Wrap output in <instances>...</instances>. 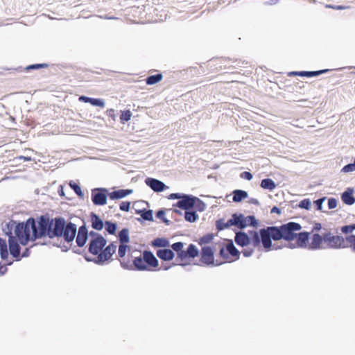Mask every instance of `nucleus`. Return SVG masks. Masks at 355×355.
Segmentation results:
<instances>
[{
  "instance_id": "nucleus-46",
  "label": "nucleus",
  "mask_w": 355,
  "mask_h": 355,
  "mask_svg": "<svg viewBox=\"0 0 355 355\" xmlns=\"http://www.w3.org/2000/svg\"><path fill=\"white\" fill-rule=\"evenodd\" d=\"M327 198L326 196H322V197L318 198L317 200H313L314 208L318 211L325 212L324 211L322 210V208H323L322 205Z\"/></svg>"
},
{
  "instance_id": "nucleus-36",
  "label": "nucleus",
  "mask_w": 355,
  "mask_h": 355,
  "mask_svg": "<svg viewBox=\"0 0 355 355\" xmlns=\"http://www.w3.org/2000/svg\"><path fill=\"white\" fill-rule=\"evenodd\" d=\"M193 204L194 206L193 209L196 210V212H202L206 209V203L197 196H195Z\"/></svg>"
},
{
  "instance_id": "nucleus-61",
  "label": "nucleus",
  "mask_w": 355,
  "mask_h": 355,
  "mask_svg": "<svg viewBox=\"0 0 355 355\" xmlns=\"http://www.w3.org/2000/svg\"><path fill=\"white\" fill-rule=\"evenodd\" d=\"M47 67L46 64H32L26 67V69H35Z\"/></svg>"
},
{
  "instance_id": "nucleus-32",
  "label": "nucleus",
  "mask_w": 355,
  "mask_h": 355,
  "mask_svg": "<svg viewBox=\"0 0 355 355\" xmlns=\"http://www.w3.org/2000/svg\"><path fill=\"white\" fill-rule=\"evenodd\" d=\"M288 76L290 77L293 76H301L306 78L315 77V71H293L288 73Z\"/></svg>"
},
{
  "instance_id": "nucleus-17",
  "label": "nucleus",
  "mask_w": 355,
  "mask_h": 355,
  "mask_svg": "<svg viewBox=\"0 0 355 355\" xmlns=\"http://www.w3.org/2000/svg\"><path fill=\"white\" fill-rule=\"evenodd\" d=\"M105 224V220H103L101 216L94 211H90V226L96 232L101 231Z\"/></svg>"
},
{
  "instance_id": "nucleus-23",
  "label": "nucleus",
  "mask_w": 355,
  "mask_h": 355,
  "mask_svg": "<svg viewBox=\"0 0 355 355\" xmlns=\"http://www.w3.org/2000/svg\"><path fill=\"white\" fill-rule=\"evenodd\" d=\"M0 256L1 259L5 261L6 265H11L12 260L8 259V245L6 240L0 238Z\"/></svg>"
},
{
  "instance_id": "nucleus-2",
  "label": "nucleus",
  "mask_w": 355,
  "mask_h": 355,
  "mask_svg": "<svg viewBox=\"0 0 355 355\" xmlns=\"http://www.w3.org/2000/svg\"><path fill=\"white\" fill-rule=\"evenodd\" d=\"M270 226L264 227L259 230H250L247 234L250 237L251 245L260 252H268L272 250H279L280 246L273 244L270 238Z\"/></svg>"
},
{
  "instance_id": "nucleus-38",
  "label": "nucleus",
  "mask_w": 355,
  "mask_h": 355,
  "mask_svg": "<svg viewBox=\"0 0 355 355\" xmlns=\"http://www.w3.org/2000/svg\"><path fill=\"white\" fill-rule=\"evenodd\" d=\"M132 115V112L129 109L121 110L119 114L120 123L121 124H125L131 119Z\"/></svg>"
},
{
  "instance_id": "nucleus-4",
  "label": "nucleus",
  "mask_w": 355,
  "mask_h": 355,
  "mask_svg": "<svg viewBox=\"0 0 355 355\" xmlns=\"http://www.w3.org/2000/svg\"><path fill=\"white\" fill-rule=\"evenodd\" d=\"M325 249H343L349 248L355 253V235H334L331 230L326 229Z\"/></svg>"
},
{
  "instance_id": "nucleus-39",
  "label": "nucleus",
  "mask_w": 355,
  "mask_h": 355,
  "mask_svg": "<svg viewBox=\"0 0 355 355\" xmlns=\"http://www.w3.org/2000/svg\"><path fill=\"white\" fill-rule=\"evenodd\" d=\"M175 266H180L182 267L185 268L187 266H189V263H185V262L175 263V262H173L171 263H162L160 268H158V267H157V268H156V270H168L170 268H171L172 267Z\"/></svg>"
},
{
  "instance_id": "nucleus-33",
  "label": "nucleus",
  "mask_w": 355,
  "mask_h": 355,
  "mask_svg": "<svg viewBox=\"0 0 355 355\" xmlns=\"http://www.w3.org/2000/svg\"><path fill=\"white\" fill-rule=\"evenodd\" d=\"M163 78L162 73H157L156 74L150 75L146 78V83L148 85H154L159 83Z\"/></svg>"
},
{
  "instance_id": "nucleus-35",
  "label": "nucleus",
  "mask_w": 355,
  "mask_h": 355,
  "mask_svg": "<svg viewBox=\"0 0 355 355\" xmlns=\"http://www.w3.org/2000/svg\"><path fill=\"white\" fill-rule=\"evenodd\" d=\"M187 252L188 254V257L189 258V261L194 259L195 257H198L200 254V251L197 246L193 243H190L187 248Z\"/></svg>"
},
{
  "instance_id": "nucleus-43",
  "label": "nucleus",
  "mask_w": 355,
  "mask_h": 355,
  "mask_svg": "<svg viewBox=\"0 0 355 355\" xmlns=\"http://www.w3.org/2000/svg\"><path fill=\"white\" fill-rule=\"evenodd\" d=\"M216 229L218 232H221L226 229H229L227 221L225 222L224 218H220L216 220L215 223Z\"/></svg>"
},
{
  "instance_id": "nucleus-47",
  "label": "nucleus",
  "mask_w": 355,
  "mask_h": 355,
  "mask_svg": "<svg viewBox=\"0 0 355 355\" xmlns=\"http://www.w3.org/2000/svg\"><path fill=\"white\" fill-rule=\"evenodd\" d=\"M341 173H347L355 171V157L352 162H350L346 165H345L341 168Z\"/></svg>"
},
{
  "instance_id": "nucleus-49",
  "label": "nucleus",
  "mask_w": 355,
  "mask_h": 355,
  "mask_svg": "<svg viewBox=\"0 0 355 355\" xmlns=\"http://www.w3.org/2000/svg\"><path fill=\"white\" fill-rule=\"evenodd\" d=\"M130 205H131L130 201H128V200L122 201L119 204V209L121 211L128 212L130 209Z\"/></svg>"
},
{
  "instance_id": "nucleus-13",
  "label": "nucleus",
  "mask_w": 355,
  "mask_h": 355,
  "mask_svg": "<svg viewBox=\"0 0 355 355\" xmlns=\"http://www.w3.org/2000/svg\"><path fill=\"white\" fill-rule=\"evenodd\" d=\"M195 196L192 194L184 193L180 200L173 203V207H178L179 209L187 211V209H191L193 208Z\"/></svg>"
},
{
  "instance_id": "nucleus-10",
  "label": "nucleus",
  "mask_w": 355,
  "mask_h": 355,
  "mask_svg": "<svg viewBox=\"0 0 355 355\" xmlns=\"http://www.w3.org/2000/svg\"><path fill=\"white\" fill-rule=\"evenodd\" d=\"M91 199L95 206H104L110 200V189L105 187H96L92 189Z\"/></svg>"
},
{
  "instance_id": "nucleus-54",
  "label": "nucleus",
  "mask_w": 355,
  "mask_h": 355,
  "mask_svg": "<svg viewBox=\"0 0 355 355\" xmlns=\"http://www.w3.org/2000/svg\"><path fill=\"white\" fill-rule=\"evenodd\" d=\"M240 178L246 180H251L253 178V175L250 171H243L240 173Z\"/></svg>"
},
{
  "instance_id": "nucleus-16",
  "label": "nucleus",
  "mask_w": 355,
  "mask_h": 355,
  "mask_svg": "<svg viewBox=\"0 0 355 355\" xmlns=\"http://www.w3.org/2000/svg\"><path fill=\"white\" fill-rule=\"evenodd\" d=\"M110 191V200H118L123 199L133 193L132 189H119L112 187Z\"/></svg>"
},
{
  "instance_id": "nucleus-14",
  "label": "nucleus",
  "mask_w": 355,
  "mask_h": 355,
  "mask_svg": "<svg viewBox=\"0 0 355 355\" xmlns=\"http://www.w3.org/2000/svg\"><path fill=\"white\" fill-rule=\"evenodd\" d=\"M144 182L155 193H160L169 189L164 182L154 178L148 177Z\"/></svg>"
},
{
  "instance_id": "nucleus-40",
  "label": "nucleus",
  "mask_w": 355,
  "mask_h": 355,
  "mask_svg": "<svg viewBox=\"0 0 355 355\" xmlns=\"http://www.w3.org/2000/svg\"><path fill=\"white\" fill-rule=\"evenodd\" d=\"M340 230L343 234L346 236L354 235L353 232L355 231V223L343 225L340 227Z\"/></svg>"
},
{
  "instance_id": "nucleus-3",
  "label": "nucleus",
  "mask_w": 355,
  "mask_h": 355,
  "mask_svg": "<svg viewBox=\"0 0 355 355\" xmlns=\"http://www.w3.org/2000/svg\"><path fill=\"white\" fill-rule=\"evenodd\" d=\"M302 229V225L299 223L290 221L283 223L280 226H270V238L271 241H277L284 240L286 241H293L295 240V234Z\"/></svg>"
},
{
  "instance_id": "nucleus-52",
  "label": "nucleus",
  "mask_w": 355,
  "mask_h": 355,
  "mask_svg": "<svg viewBox=\"0 0 355 355\" xmlns=\"http://www.w3.org/2000/svg\"><path fill=\"white\" fill-rule=\"evenodd\" d=\"M106 115L110 118L109 121L115 122L116 119V115L115 114V110L112 108L108 109L106 111Z\"/></svg>"
},
{
  "instance_id": "nucleus-64",
  "label": "nucleus",
  "mask_w": 355,
  "mask_h": 355,
  "mask_svg": "<svg viewBox=\"0 0 355 355\" xmlns=\"http://www.w3.org/2000/svg\"><path fill=\"white\" fill-rule=\"evenodd\" d=\"M248 203L259 206L260 205L259 201L257 198H250L248 200Z\"/></svg>"
},
{
  "instance_id": "nucleus-60",
  "label": "nucleus",
  "mask_w": 355,
  "mask_h": 355,
  "mask_svg": "<svg viewBox=\"0 0 355 355\" xmlns=\"http://www.w3.org/2000/svg\"><path fill=\"white\" fill-rule=\"evenodd\" d=\"M227 224L229 229L232 226L236 227V221H235L234 213L231 215V217L227 220Z\"/></svg>"
},
{
  "instance_id": "nucleus-31",
  "label": "nucleus",
  "mask_w": 355,
  "mask_h": 355,
  "mask_svg": "<svg viewBox=\"0 0 355 355\" xmlns=\"http://www.w3.org/2000/svg\"><path fill=\"white\" fill-rule=\"evenodd\" d=\"M184 220L189 223H195L199 219V215L193 209L184 211Z\"/></svg>"
},
{
  "instance_id": "nucleus-29",
  "label": "nucleus",
  "mask_w": 355,
  "mask_h": 355,
  "mask_svg": "<svg viewBox=\"0 0 355 355\" xmlns=\"http://www.w3.org/2000/svg\"><path fill=\"white\" fill-rule=\"evenodd\" d=\"M244 229L248 227L258 228L260 225V221L258 220L254 215L245 216L244 219Z\"/></svg>"
},
{
  "instance_id": "nucleus-20",
  "label": "nucleus",
  "mask_w": 355,
  "mask_h": 355,
  "mask_svg": "<svg viewBox=\"0 0 355 355\" xmlns=\"http://www.w3.org/2000/svg\"><path fill=\"white\" fill-rule=\"evenodd\" d=\"M295 240L298 243V247L301 248H307L309 245L310 240V232L306 231H302L300 232H296L295 234Z\"/></svg>"
},
{
  "instance_id": "nucleus-53",
  "label": "nucleus",
  "mask_w": 355,
  "mask_h": 355,
  "mask_svg": "<svg viewBox=\"0 0 355 355\" xmlns=\"http://www.w3.org/2000/svg\"><path fill=\"white\" fill-rule=\"evenodd\" d=\"M254 252V247L253 248H250V247H248L243 249L242 251H241V253L243 254V257H250L252 255Z\"/></svg>"
},
{
  "instance_id": "nucleus-58",
  "label": "nucleus",
  "mask_w": 355,
  "mask_h": 355,
  "mask_svg": "<svg viewBox=\"0 0 355 355\" xmlns=\"http://www.w3.org/2000/svg\"><path fill=\"white\" fill-rule=\"evenodd\" d=\"M338 70L337 69H320V70H315V77L319 76L322 74L327 73L328 72H330L331 71Z\"/></svg>"
},
{
  "instance_id": "nucleus-9",
  "label": "nucleus",
  "mask_w": 355,
  "mask_h": 355,
  "mask_svg": "<svg viewBox=\"0 0 355 355\" xmlns=\"http://www.w3.org/2000/svg\"><path fill=\"white\" fill-rule=\"evenodd\" d=\"M107 243V239L99 232L90 230V254L96 255L102 251Z\"/></svg>"
},
{
  "instance_id": "nucleus-48",
  "label": "nucleus",
  "mask_w": 355,
  "mask_h": 355,
  "mask_svg": "<svg viewBox=\"0 0 355 355\" xmlns=\"http://www.w3.org/2000/svg\"><path fill=\"white\" fill-rule=\"evenodd\" d=\"M185 243L182 241H178L172 244L171 247L173 250V252L177 255L179 252H180L182 250H183L184 248Z\"/></svg>"
},
{
  "instance_id": "nucleus-62",
  "label": "nucleus",
  "mask_w": 355,
  "mask_h": 355,
  "mask_svg": "<svg viewBox=\"0 0 355 355\" xmlns=\"http://www.w3.org/2000/svg\"><path fill=\"white\" fill-rule=\"evenodd\" d=\"M281 247L280 249H282L283 247H287L290 249H294V248H299L298 247V243L296 242L295 243H288L287 245H279Z\"/></svg>"
},
{
  "instance_id": "nucleus-45",
  "label": "nucleus",
  "mask_w": 355,
  "mask_h": 355,
  "mask_svg": "<svg viewBox=\"0 0 355 355\" xmlns=\"http://www.w3.org/2000/svg\"><path fill=\"white\" fill-rule=\"evenodd\" d=\"M297 207L305 210H310L311 208V201L309 198H304L299 202Z\"/></svg>"
},
{
  "instance_id": "nucleus-5",
  "label": "nucleus",
  "mask_w": 355,
  "mask_h": 355,
  "mask_svg": "<svg viewBox=\"0 0 355 355\" xmlns=\"http://www.w3.org/2000/svg\"><path fill=\"white\" fill-rule=\"evenodd\" d=\"M158 266V259L149 249L144 250L139 256L133 259V271H150Z\"/></svg>"
},
{
  "instance_id": "nucleus-50",
  "label": "nucleus",
  "mask_w": 355,
  "mask_h": 355,
  "mask_svg": "<svg viewBox=\"0 0 355 355\" xmlns=\"http://www.w3.org/2000/svg\"><path fill=\"white\" fill-rule=\"evenodd\" d=\"M166 209L160 208L155 211V217L162 221L166 218Z\"/></svg>"
},
{
  "instance_id": "nucleus-7",
  "label": "nucleus",
  "mask_w": 355,
  "mask_h": 355,
  "mask_svg": "<svg viewBox=\"0 0 355 355\" xmlns=\"http://www.w3.org/2000/svg\"><path fill=\"white\" fill-rule=\"evenodd\" d=\"M116 242H110L103 248L99 254L95 255L96 257H90V262H94L99 266L109 264L114 260L113 255L116 253Z\"/></svg>"
},
{
  "instance_id": "nucleus-55",
  "label": "nucleus",
  "mask_w": 355,
  "mask_h": 355,
  "mask_svg": "<svg viewBox=\"0 0 355 355\" xmlns=\"http://www.w3.org/2000/svg\"><path fill=\"white\" fill-rule=\"evenodd\" d=\"M69 185H70L71 188H72L74 190V191L76 192V193L78 196H83L81 189L77 184H76L75 182H71Z\"/></svg>"
},
{
  "instance_id": "nucleus-30",
  "label": "nucleus",
  "mask_w": 355,
  "mask_h": 355,
  "mask_svg": "<svg viewBox=\"0 0 355 355\" xmlns=\"http://www.w3.org/2000/svg\"><path fill=\"white\" fill-rule=\"evenodd\" d=\"M260 187L264 190L272 191L276 188L277 184L272 179L266 178L261 180Z\"/></svg>"
},
{
  "instance_id": "nucleus-8",
  "label": "nucleus",
  "mask_w": 355,
  "mask_h": 355,
  "mask_svg": "<svg viewBox=\"0 0 355 355\" xmlns=\"http://www.w3.org/2000/svg\"><path fill=\"white\" fill-rule=\"evenodd\" d=\"M240 253L241 252L235 247L232 240H230L226 245L223 243L220 245L218 255L220 257L225 259V262H232L238 260L240 257Z\"/></svg>"
},
{
  "instance_id": "nucleus-37",
  "label": "nucleus",
  "mask_w": 355,
  "mask_h": 355,
  "mask_svg": "<svg viewBox=\"0 0 355 355\" xmlns=\"http://www.w3.org/2000/svg\"><path fill=\"white\" fill-rule=\"evenodd\" d=\"M235 221H236V227L240 229L241 230H244V219L245 215L241 212H234V213Z\"/></svg>"
},
{
  "instance_id": "nucleus-41",
  "label": "nucleus",
  "mask_w": 355,
  "mask_h": 355,
  "mask_svg": "<svg viewBox=\"0 0 355 355\" xmlns=\"http://www.w3.org/2000/svg\"><path fill=\"white\" fill-rule=\"evenodd\" d=\"M131 246L128 244L121 243L118 248L117 259H123L125 257L126 253L130 252Z\"/></svg>"
},
{
  "instance_id": "nucleus-22",
  "label": "nucleus",
  "mask_w": 355,
  "mask_h": 355,
  "mask_svg": "<svg viewBox=\"0 0 355 355\" xmlns=\"http://www.w3.org/2000/svg\"><path fill=\"white\" fill-rule=\"evenodd\" d=\"M135 252H136V250L132 252H129L127 257H125L123 259H119L120 266L123 269L133 271V259L135 257L133 253Z\"/></svg>"
},
{
  "instance_id": "nucleus-21",
  "label": "nucleus",
  "mask_w": 355,
  "mask_h": 355,
  "mask_svg": "<svg viewBox=\"0 0 355 355\" xmlns=\"http://www.w3.org/2000/svg\"><path fill=\"white\" fill-rule=\"evenodd\" d=\"M156 254L163 261H172L175 257V253L173 250L168 248L157 250Z\"/></svg>"
},
{
  "instance_id": "nucleus-26",
  "label": "nucleus",
  "mask_w": 355,
  "mask_h": 355,
  "mask_svg": "<svg viewBox=\"0 0 355 355\" xmlns=\"http://www.w3.org/2000/svg\"><path fill=\"white\" fill-rule=\"evenodd\" d=\"M104 235H115L118 230V224L116 221H112L110 220H105V224L104 227Z\"/></svg>"
},
{
  "instance_id": "nucleus-34",
  "label": "nucleus",
  "mask_w": 355,
  "mask_h": 355,
  "mask_svg": "<svg viewBox=\"0 0 355 355\" xmlns=\"http://www.w3.org/2000/svg\"><path fill=\"white\" fill-rule=\"evenodd\" d=\"M215 236L216 235L214 233H207L199 239V240L198 241V243L202 247H203V245L204 246L207 245V244H209L213 241Z\"/></svg>"
},
{
  "instance_id": "nucleus-27",
  "label": "nucleus",
  "mask_w": 355,
  "mask_h": 355,
  "mask_svg": "<svg viewBox=\"0 0 355 355\" xmlns=\"http://www.w3.org/2000/svg\"><path fill=\"white\" fill-rule=\"evenodd\" d=\"M118 240L120 243L128 244L130 241V230L128 227H123L118 233Z\"/></svg>"
},
{
  "instance_id": "nucleus-1",
  "label": "nucleus",
  "mask_w": 355,
  "mask_h": 355,
  "mask_svg": "<svg viewBox=\"0 0 355 355\" xmlns=\"http://www.w3.org/2000/svg\"><path fill=\"white\" fill-rule=\"evenodd\" d=\"M14 232L23 245L44 236L50 239L63 236L66 241L70 242L75 237L76 226L71 223L66 225L62 218L50 219L46 216H41L37 226L35 219L29 218L26 222L17 223Z\"/></svg>"
},
{
  "instance_id": "nucleus-18",
  "label": "nucleus",
  "mask_w": 355,
  "mask_h": 355,
  "mask_svg": "<svg viewBox=\"0 0 355 355\" xmlns=\"http://www.w3.org/2000/svg\"><path fill=\"white\" fill-rule=\"evenodd\" d=\"M234 241L240 247H247L251 245L250 237L243 230L235 232Z\"/></svg>"
},
{
  "instance_id": "nucleus-44",
  "label": "nucleus",
  "mask_w": 355,
  "mask_h": 355,
  "mask_svg": "<svg viewBox=\"0 0 355 355\" xmlns=\"http://www.w3.org/2000/svg\"><path fill=\"white\" fill-rule=\"evenodd\" d=\"M90 105L103 108L105 106V101L103 98L90 97Z\"/></svg>"
},
{
  "instance_id": "nucleus-63",
  "label": "nucleus",
  "mask_w": 355,
  "mask_h": 355,
  "mask_svg": "<svg viewBox=\"0 0 355 355\" xmlns=\"http://www.w3.org/2000/svg\"><path fill=\"white\" fill-rule=\"evenodd\" d=\"M270 213L271 214H277L279 215L282 213V209H281V208H279L277 206H273L270 209Z\"/></svg>"
},
{
  "instance_id": "nucleus-57",
  "label": "nucleus",
  "mask_w": 355,
  "mask_h": 355,
  "mask_svg": "<svg viewBox=\"0 0 355 355\" xmlns=\"http://www.w3.org/2000/svg\"><path fill=\"white\" fill-rule=\"evenodd\" d=\"M184 193H172L167 196L168 200H180L182 197Z\"/></svg>"
},
{
  "instance_id": "nucleus-19",
  "label": "nucleus",
  "mask_w": 355,
  "mask_h": 355,
  "mask_svg": "<svg viewBox=\"0 0 355 355\" xmlns=\"http://www.w3.org/2000/svg\"><path fill=\"white\" fill-rule=\"evenodd\" d=\"M354 188L350 187L346 188L341 193V200L344 204L351 206L355 203V196H354Z\"/></svg>"
},
{
  "instance_id": "nucleus-56",
  "label": "nucleus",
  "mask_w": 355,
  "mask_h": 355,
  "mask_svg": "<svg viewBox=\"0 0 355 355\" xmlns=\"http://www.w3.org/2000/svg\"><path fill=\"white\" fill-rule=\"evenodd\" d=\"M325 7L327 8H331V9L338 10H345V9L349 8L348 6H345L343 5H333V4H327L325 6Z\"/></svg>"
},
{
  "instance_id": "nucleus-6",
  "label": "nucleus",
  "mask_w": 355,
  "mask_h": 355,
  "mask_svg": "<svg viewBox=\"0 0 355 355\" xmlns=\"http://www.w3.org/2000/svg\"><path fill=\"white\" fill-rule=\"evenodd\" d=\"M201 250L202 252L199 259V262L193 263L194 265L211 268L220 266L225 263L219 260H215L214 254L216 250V246L205 245L202 247Z\"/></svg>"
},
{
  "instance_id": "nucleus-12",
  "label": "nucleus",
  "mask_w": 355,
  "mask_h": 355,
  "mask_svg": "<svg viewBox=\"0 0 355 355\" xmlns=\"http://www.w3.org/2000/svg\"><path fill=\"white\" fill-rule=\"evenodd\" d=\"M137 203H138V202L133 203L132 208L135 209V214L139 215L140 217L136 218L135 219L141 224H144L146 221H154L153 211L147 208L137 209L135 207Z\"/></svg>"
},
{
  "instance_id": "nucleus-25",
  "label": "nucleus",
  "mask_w": 355,
  "mask_h": 355,
  "mask_svg": "<svg viewBox=\"0 0 355 355\" xmlns=\"http://www.w3.org/2000/svg\"><path fill=\"white\" fill-rule=\"evenodd\" d=\"M232 202L239 203L248 198V193L245 190L236 189L232 191Z\"/></svg>"
},
{
  "instance_id": "nucleus-24",
  "label": "nucleus",
  "mask_w": 355,
  "mask_h": 355,
  "mask_svg": "<svg viewBox=\"0 0 355 355\" xmlns=\"http://www.w3.org/2000/svg\"><path fill=\"white\" fill-rule=\"evenodd\" d=\"M150 245L154 248H166L170 246V241L168 239L164 236L156 237L151 241Z\"/></svg>"
},
{
  "instance_id": "nucleus-59",
  "label": "nucleus",
  "mask_w": 355,
  "mask_h": 355,
  "mask_svg": "<svg viewBox=\"0 0 355 355\" xmlns=\"http://www.w3.org/2000/svg\"><path fill=\"white\" fill-rule=\"evenodd\" d=\"M322 225L320 223L315 222L312 227V232H318L321 230L323 231Z\"/></svg>"
},
{
  "instance_id": "nucleus-28",
  "label": "nucleus",
  "mask_w": 355,
  "mask_h": 355,
  "mask_svg": "<svg viewBox=\"0 0 355 355\" xmlns=\"http://www.w3.org/2000/svg\"><path fill=\"white\" fill-rule=\"evenodd\" d=\"M87 239V231L85 226L80 227L79 228L78 235L76 237V243L77 245L80 247H82L85 245Z\"/></svg>"
},
{
  "instance_id": "nucleus-11",
  "label": "nucleus",
  "mask_w": 355,
  "mask_h": 355,
  "mask_svg": "<svg viewBox=\"0 0 355 355\" xmlns=\"http://www.w3.org/2000/svg\"><path fill=\"white\" fill-rule=\"evenodd\" d=\"M325 236L326 229H323V232L321 234L318 232H313L312 235H310L311 242L308 246V248L311 250H318L325 249Z\"/></svg>"
},
{
  "instance_id": "nucleus-51",
  "label": "nucleus",
  "mask_w": 355,
  "mask_h": 355,
  "mask_svg": "<svg viewBox=\"0 0 355 355\" xmlns=\"http://www.w3.org/2000/svg\"><path fill=\"white\" fill-rule=\"evenodd\" d=\"M338 205V200L336 198L331 197L328 198L327 206L329 209H335Z\"/></svg>"
},
{
  "instance_id": "nucleus-42",
  "label": "nucleus",
  "mask_w": 355,
  "mask_h": 355,
  "mask_svg": "<svg viewBox=\"0 0 355 355\" xmlns=\"http://www.w3.org/2000/svg\"><path fill=\"white\" fill-rule=\"evenodd\" d=\"M180 262H185V263H189V258L188 257L187 250L184 249L180 252H179L175 257V263H180Z\"/></svg>"
},
{
  "instance_id": "nucleus-15",
  "label": "nucleus",
  "mask_w": 355,
  "mask_h": 355,
  "mask_svg": "<svg viewBox=\"0 0 355 355\" xmlns=\"http://www.w3.org/2000/svg\"><path fill=\"white\" fill-rule=\"evenodd\" d=\"M15 236L12 235H10L8 239V244H9V250L10 253L12 257L15 258L17 261H19L21 259L20 254V247L17 243V240L19 241L15 234ZM20 243V241H19Z\"/></svg>"
}]
</instances>
